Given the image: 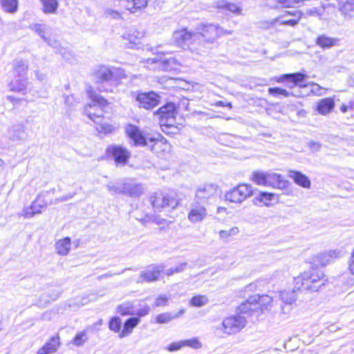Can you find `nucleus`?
<instances>
[{
  "mask_svg": "<svg viewBox=\"0 0 354 354\" xmlns=\"http://www.w3.org/2000/svg\"><path fill=\"white\" fill-rule=\"evenodd\" d=\"M125 131L136 146H147L158 156H163L171 150V145L165 140L154 138L145 136L135 125L129 124L126 127Z\"/></svg>",
  "mask_w": 354,
  "mask_h": 354,
  "instance_id": "1",
  "label": "nucleus"
},
{
  "mask_svg": "<svg viewBox=\"0 0 354 354\" xmlns=\"http://www.w3.org/2000/svg\"><path fill=\"white\" fill-rule=\"evenodd\" d=\"M327 278L324 272L316 268H311L295 278V288L299 290L319 291L326 283Z\"/></svg>",
  "mask_w": 354,
  "mask_h": 354,
  "instance_id": "2",
  "label": "nucleus"
},
{
  "mask_svg": "<svg viewBox=\"0 0 354 354\" xmlns=\"http://www.w3.org/2000/svg\"><path fill=\"white\" fill-rule=\"evenodd\" d=\"M86 91L91 102L85 106L84 113L91 120L98 123L103 116L104 108L107 107L109 103L91 86H88Z\"/></svg>",
  "mask_w": 354,
  "mask_h": 354,
  "instance_id": "3",
  "label": "nucleus"
},
{
  "mask_svg": "<svg viewBox=\"0 0 354 354\" xmlns=\"http://www.w3.org/2000/svg\"><path fill=\"white\" fill-rule=\"evenodd\" d=\"M198 38V34L189 31L187 28H182L175 31L173 34V40L176 46L183 48H189L196 55H202V50L194 46V41ZM203 52H205L203 50Z\"/></svg>",
  "mask_w": 354,
  "mask_h": 354,
  "instance_id": "4",
  "label": "nucleus"
},
{
  "mask_svg": "<svg viewBox=\"0 0 354 354\" xmlns=\"http://www.w3.org/2000/svg\"><path fill=\"white\" fill-rule=\"evenodd\" d=\"M254 188L250 184H239L227 191L224 198L225 201L234 204H241L253 195Z\"/></svg>",
  "mask_w": 354,
  "mask_h": 354,
  "instance_id": "5",
  "label": "nucleus"
},
{
  "mask_svg": "<svg viewBox=\"0 0 354 354\" xmlns=\"http://www.w3.org/2000/svg\"><path fill=\"white\" fill-rule=\"evenodd\" d=\"M220 192L219 187L214 183L199 185L195 193L194 200L201 203H210L214 201Z\"/></svg>",
  "mask_w": 354,
  "mask_h": 354,
  "instance_id": "6",
  "label": "nucleus"
},
{
  "mask_svg": "<svg viewBox=\"0 0 354 354\" xmlns=\"http://www.w3.org/2000/svg\"><path fill=\"white\" fill-rule=\"evenodd\" d=\"M198 32L204 40L210 44L214 43L220 37L223 35H231V30H225L218 24H203L197 28Z\"/></svg>",
  "mask_w": 354,
  "mask_h": 354,
  "instance_id": "7",
  "label": "nucleus"
},
{
  "mask_svg": "<svg viewBox=\"0 0 354 354\" xmlns=\"http://www.w3.org/2000/svg\"><path fill=\"white\" fill-rule=\"evenodd\" d=\"M246 325L245 317L241 315L226 317L222 322L221 330L227 335H233L240 332Z\"/></svg>",
  "mask_w": 354,
  "mask_h": 354,
  "instance_id": "8",
  "label": "nucleus"
},
{
  "mask_svg": "<svg viewBox=\"0 0 354 354\" xmlns=\"http://www.w3.org/2000/svg\"><path fill=\"white\" fill-rule=\"evenodd\" d=\"M159 117L160 124L162 130L165 131L164 127H172L176 124V107L173 103H167L160 107L156 113Z\"/></svg>",
  "mask_w": 354,
  "mask_h": 354,
  "instance_id": "9",
  "label": "nucleus"
},
{
  "mask_svg": "<svg viewBox=\"0 0 354 354\" xmlns=\"http://www.w3.org/2000/svg\"><path fill=\"white\" fill-rule=\"evenodd\" d=\"M272 303V298L268 295L261 296L257 295L250 297L245 302L242 303L239 310L241 313H246L250 310H254L255 304H259L262 308H268Z\"/></svg>",
  "mask_w": 354,
  "mask_h": 354,
  "instance_id": "10",
  "label": "nucleus"
},
{
  "mask_svg": "<svg viewBox=\"0 0 354 354\" xmlns=\"http://www.w3.org/2000/svg\"><path fill=\"white\" fill-rule=\"evenodd\" d=\"M34 30L47 44L52 46L56 53H59L64 59H68L67 55L69 52L64 48L62 47L60 43L55 38L52 37L51 35H47L46 27L41 24H34L32 27Z\"/></svg>",
  "mask_w": 354,
  "mask_h": 354,
  "instance_id": "11",
  "label": "nucleus"
},
{
  "mask_svg": "<svg viewBox=\"0 0 354 354\" xmlns=\"http://www.w3.org/2000/svg\"><path fill=\"white\" fill-rule=\"evenodd\" d=\"M208 215L205 206L196 201L190 204L187 218L193 224L201 223L204 221Z\"/></svg>",
  "mask_w": 354,
  "mask_h": 354,
  "instance_id": "12",
  "label": "nucleus"
},
{
  "mask_svg": "<svg viewBox=\"0 0 354 354\" xmlns=\"http://www.w3.org/2000/svg\"><path fill=\"white\" fill-rule=\"evenodd\" d=\"M152 205L156 210L160 211L165 207L175 208L178 205V201L168 194L157 192L153 197Z\"/></svg>",
  "mask_w": 354,
  "mask_h": 354,
  "instance_id": "13",
  "label": "nucleus"
},
{
  "mask_svg": "<svg viewBox=\"0 0 354 354\" xmlns=\"http://www.w3.org/2000/svg\"><path fill=\"white\" fill-rule=\"evenodd\" d=\"M290 186V183L281 174L269 171H268L267 186L274 189L285 190Z\"/></svg>",
  "mask_w": 354,
  "mask_h": 354,
  "instance_id": "14",
  "label": "nucleus"
},
{
  "mask_svg": "<svg viewBox=\"0 0 354 354\" xmlns=\"http://www.w3.org/2000/svg\"><path fill=\"white\" fill-rule=\"evenodd\" d=\"M136 100L140 107L151 109L158 104L160 97L154 92L142 93L137 95Z\"/></svg>",
  "mask_w": 354,
  "mask_h": 354,
  "instance_id": "15",
  "label": "nucleus"
},
{
  "mask_svg": "<svg viewBox=\"0 0 354 354\" xmlns=\"http://www.w3.org/2000/svg\"><path fill=\"white\" fill-rule=\"evenodd\" d=\"M163 270L161 265H150L140 272L138 282H151L158 279L159 275Z\"/></svg>",
  "mask_w": 354,
  "mask_h": 354,
  "instance_id": "16",
  "label": "nucleus"
},
{
  "mask_svg": "<svg viewBox=\"0 0 354 354\" xmlns=\"http://www.w3.org/2000/svg\"><path fill=\"white\" fill-rule=\"evenodd\" d=\"M301 17V14L297 10L286 11L284 14L274 19L272 24L279 23L283 25L294 26L298 23Z\"/></svg>",
  "mask_w": 354,
  "mask_h": 354,
  "instance_id": "17",
  "label": "nucleus"
},
{
  "mask_svg": "<svg viewBox=\"0 0 354 354\" xmlns=\"http://www.w3.org/2000/svg\"><path fill=\"white\" fill-rule=\"evenodd\" d=\"M6 136L12 142L24 140L26 138L25 127L23 124H15L8 129Z\"/></svg>",
  "mask_w": 354,
  "mask_h": 354,
  "instance_id": "18",
  "label": "nucleus"
},
{
  "mask_svg": "<svg viewBox=\"0 0 354 354\" xmlns=\"http://www.w3.org/2000/svg\"><path fill=\"white\" fill-rule=\"evenodd\" d=\"M340 256V251L331 250L328 252L318 254L313 259V263L318 266H324Z\"/></svg>",
  "mask_w": 354,
  "mask_h": 354,
  "instance_id": "19",
  "label": "nucleus"
},
{
  "mask_svg": "<svg viewBox=\"0 0 354 354\" xmlns=\"http://www.w3.org/2000/svg\"><path fill=\"white\" fill-rule=\"evenodd\" d=\"M278 200V196L275 194L260 192L253 199V204L256 206L270 207L272 202Z\"/></svg>",
  "mask_w": 354,
  "mask_h": 354,
  "instance_id": "20",
  "label": "nucleus"
},
{
  "mask_svg": "<svg viewBox=\"0 0 354 354\" xmlns=\"http://www.w3.org/2000/svg\"><path fill=\"white\" fill-rule=\"evenodd\" d=\"M144 63L147 64H154L158 66H162L166 71L176 70L178 68L179 64L175 58H169L167 60H160L157 57L148 58Z\"/></svg>",
  "mask_w": 354,
  "mask_h": 354,
  "instance_id": "21",
  "label": "nucleus"
},
{
  "mask_svg": "<svg viewBox=\"0 0 354 354\" xmlns=\"http://www.w3.org/2000/svg\"><path fill=\"white\" fill-rule=\"evenodd\" d=\"M117 164L124 165L129 158V152L124 148L119 146H113L109 149Z\"/></svg>",
  "mask_w": 354,
  "mask_h": 354,
  "instance_id": "22",
  "label": "nucleus"
},
{
  "mask_svg": "<svg viewBox=\"0 0 354 354\" xmlns=\"http://www.w3.org/2000/svg\"><path fill=\"white\" fill-rule=\"evenodd\" d=\"M28 80L26 77H16L11 80L9 88L11 91L26 95L28 91Z\"/></svg>",
  "mask_w": 354,
  "mask_h": 354,
  "instance_id": "23",
  "label": "nucleus"
},
{
  "mask_svg": "<svg viewBox=\"0 0 354 354\" xmlns=\"http://www.w3.org/2000/svg\"><path fill=\"white\" fill-rule=\"evenodd\" d=\"M112 75V67L106 66H100L94 73L97 82L100 83L113 82Z\"/></svg>",
  "mask_w": 354,
  "mask_h": 354,
  "instance_id": "24",
  "label": "nucleus"
},
{
  "mask_svg": "<svg viewBox=\"0 0 354 354\" xmlns=\"http://www.w3.org/2000/svg\"><path fill=\"white\" fill-rule=\"evenodd\" d=\"M60 346L59 337L58 336L53 337L41 348H40L37 354H52L55 353Z\"/></svg>",
  "mask_w": 354,
  "mask_h": 354,
  "instance_id": "25",
  "label": "nucleus"
},
{
  "mask_svg": "<svg viewBox=\"0 0 354 354\" xmlns=\"http://www.w3.org/2000/svg\"><path fill=\"white\" fill-rule=\"evenodd\" d=\"M335 107V102L333 98L326 97L320 100L317 103V112L323 115H326L331 113Z\"/></svg>",
  "mask_w": 354,
  "mask_h": 354,
  "instance_id": "26",
  "label": "nucleus"
},
{
  "mask_svg": "<svg viewBox=\"0 0 354 354\" xmlns=\"http://www.w3.org/2000/svg\"><path fill=\"white\" fill-rule=\"evenodd\" d=\"M121 6L131 12H135L137 10L145 8L148 3V0H119Z\"/></svg>",
  "mask_w": 354,
  "mask_h": 354,
  "instance_id": "27",
  "label": "nucleus"
},
{
  "mask_svg": "<svg viewBox=\"0 0 354 354\" xmlns=\"http://www.w3.org/2000/svg\"><path fill=\"white\" fill-rule=\"evenodd\" d=\"M288 176L292 178L296 184L301 187L308 189L311 186L310 179L301 172L290 170L288 171Z\"/></svg>",
  "mask_w": 354,
  "mask_h": 354,
  "instance_id": "28",
  "label": "nucleus"
},
{
  "mask_svg": "<svg viewBox=\"0 0 354 354\" xmlns=\"http://www.w3.org/2000/svg\"><path fill=\"white\" fill-rule=\"evenodd\" d=\"M140 322L138 317H131L128 319L124 324L122 330L120 332L118 337L122 339L129 336L135 327Z\"/></svg>",
  "mask_w": 354,
  "mask_h": 354,
  "instance_id": "29",
  "label": "nucleus"
},
{
  "mask_svg": "<svg viewBox=\"0 0 354 354\" xmlns=\"http://www.w3.org/2000/svg\"><path fill=\"white\" fill-rule=\"evenodd\" d=\"M56 252L59 255H67L71 248V240L69 237H65L57 240L55 244Z\"/></svg>",
  "mask_w": 354,
  "mask_h": 354,
  "instance_id": "30",
  "label": "nucleus"
},
{
  "mask_svg": "<svg viewBox=\"0 0 354 354\" xmlns=\"http://www.w3.org/2000/svg\"><path fill=\"white\" fill-rule=\"evenodd\" d=\"M142 187L140 184L133 182L123 183V194L131 196H138L142 193Z\"/></svg>",
  "mask_w": 354,
  "mask_h": 354,
  "instance_id": "31",
  "label": "nucleus"
},
{
  "mask_svg": "<svg viewBox=\"0 0 354 354\" xmlns=\"http://www.w3.org/2000/svg\"><path fill=\"white\" fill-rule=\"evenodd\" d=\"M315 43L320 48L326 49L336 46L338 43V39L326 35H321L317 37Z\"/></svg>",
  "mask_w": 354,
  "mask_h": 354,
  "instance_id": "32",
  "label": "nucleus"
},
{
  "mask_svg": "<svg viewBox=\"0 0 354 354\" xmlns=\"http://www.w3.org/2000/svg\"><path fill=\"white\" fill-rule=\"evenodd\" d=\"M28 66L26 61L16 59L13 64V75L16 77H25Z\"/></svg>",
  "mask_w": 354,
  "mask_h": 354,
  "instance_id": "33",
  "label": "nucleus"
},
{
  "mask_svg": "<svg viewBox=\"0 0 354 354\" xmlns=\"http://www.w3.org/2000/svg\"><path fill=\"white\" fill-rule=\"evenodd\" d=\"M41 5V10L44 14H55L59 7L58 0H39Z\"/></svg>",
  "mask_w": 354,
  "mask_h": 354,
  "instance_id": "34",
  "label": "nucleus"
},
{
  "mask_svg": "<svg viewBox=\"0 0 354 354\" xmlns=\"http://www.w3.org/2000/svg\"><path fill=\"white\" fill-rule=\"evenodd\" d=\"M0 6L5 12L15 14L19 8V0H0Z\"/></svg>",
  "mask_w": 354,
  "mask_h": 354,
  "instance_id": "35",
  "label": "nucleus"
},
{
  "mask_svg": "<svg viewBox=\"0 0 354 354\" xmlns=\"http://www.w3.org/2000/svg\"><path fill=\"white\" fill-rule=\"evenodd\" d=\"M250 180L257 185L267 186L268 171H255L252 172Z\"/></svg>",
  "mask_w": 354,
  "mask_h": 354,
  "instance_id": "36",
  "label": "nucleus"
},
{
  "mask_svg": "<svg viewBox=\"0 0 354 354\" xmlns=\"http://www.w3.org/2000/svg\"><path fill=\"white\" fill-rule=\"evenodd\" d=\"M184 313V310H180L179 313H176L174 315L170 313H165L158 315L156 318V322L158 324H165L171 322L174 319L178 318L180 315Z\"/></svg>",
  "mask_w": 354,
  "mask_h": 354,
  "instance_id": "37",
  "label": "nucleus"
},
{
  "mask_svg": "<svg viewBox=\"0 0 354 354\" xmlns=\"http://www.w3.org/2000/svg\"><path fill=\"white\" fill-rule=\"evenodd\" d=\"M41 194H39L37 198L31 203V208L35 214H41L47 207V203L41 200Z\"/></svg>",
  "mask_w": 354,
  "mask_h": 354,
  "instance_id": "38",
  "label": "nucleus"
},
{
  "mask_svg": "<svg viewBox=\"0 0 354 354\" xmlns=\"http://www.w3.org/2000/svg\"><path fill=\"white\" fill-rule=\"evenodd\" d=\"M216 6L218 8H225L230 12L236 14H241V8L238 5L232 3H225L223 0L216 2Z\"/></svg>",
  "mask_w": 354,
  "mask_h": 354,
  "instance_id": "39",
  "label": "nucleus"
},
{
  "mask_svg": "<svg viewBox=\"0 0 354 354\" xmlns=\"http://www.w3.org/2000/svg\"><path fill=\"white\" fill-rule=\"evenodd\" d=\"M280 298L283 302L286 304H292L296 301V295L295 290H283L280 292Z\"/></svg>",
  "mask_w": 354,
  "mask_h": 354,
  "instance_id": "40",
  "label": "nucleus"
},
{
  "mask_svg": "<svg viewBox=\"0 0 354 354\" xmlns=\"http://www.w3.org/2000/svg\"><path fill=\"white\" fill-rule=\"evenodd\" d=\"M117 311L121 315H133L136 313L133 304L130 302H126L118 306Z\"/></svg>",
  "mask_w": 354,
  "mask_h": 354,
  "instance_id": "41",
  "label": "nucleus"
},
{
  "mask_svg": "<svg viewBox=\"0 0 354 354\" xmlns=\"http://www.w3.org/2000/svg\"><path fill=\"white\" fill-rule=\"evenodd\" d=\"M306 77V75L301 73L287 74L281 77L278 82L286 80L293 82L294 84H298L304 80Z\"/></svg>",
  "mask_w": 354,
  "mask_h": 354,
  "instance_id": "42",
  "label": "nucleus"
},
{
  "mask_svg": "<svg viewBox=\"0 0 354 354\" xmlns=\"http://www.w3.org/2000/svg\"><path fill=\"white\" fill-rule=\"evenodd\" d=\"M208 302V299L205 295H196L192 298L189 301V304L195 307H201L206 305Z\"/></svg>",
  "mask_w": 354,
  "mask_h": 354,
  "instance_id": "43",
  "label": "nucleus"
},
{
  "mask_svg": "<svg viewBox=\"0 0 354 354\" xmlns=\"http://www.w3.org/2000/svg\"><path fill=\"white\" fill-rule=\"evenodd\" d=\"M239 232V229L237 227H233L228 230H221L219 236L221 239L228 241L230 237L236 235Z\"/></svg>",
  "mask_w": 354,
  "mask_h": 354,
  "instance_id": "44",
  "label": "nucleus"
},
{
  "mask_svg": "<svg viewBox=\"0 0 354 354\" xmlns=\"http://www.w3.org/2000/svg\"><path fill=\"white\" fill-rule=\"evenodd\" d=\"M87 339L86 332L85 330L81 331L76 334L73 339V344L77 346H82Z\"/></svg>",
  "mask_w": 354,
  "mask_h": 354,
  "instance_id": "45",
  "label": "nucleus"
},
{
  "mask_svg": "<svg viewBox=\"0 0 354 354\" xmlns=\"http://www.w3.org/2000/svg\"><path fill=\"white\" fill-rule=\"evenodd\" d=\"M112 73L113 82H118L127 77L124 70L120 68L112 67Z\"/></svg>",
  "mask_w": 354,
  "mask_h": 354,
  "instance_id": "46",
  "label": "nucleus"
},
{
  "mask_svg": "<svg viewBox=\"0 0 354 354\" xmlns=\"http://www.w3.org/2000/svg\"><path fill=\"white\" fill-rule=\"evenodd\" d=\"M109 327L111 330L120 333L121 328V319L118 317L111 318L109 322Z\"/></svg>",
  "mask_w": 354,
  "mask_h": 354,
  "instance_id": "47",
  "label": "nucleus"
},
{
  "mask_svg": "<svg viewBox=\"0 0 354 354\" xmlns=\"http://www.w3.org/2000/svg\"><path fill=\"white\" fill-rule=\"evenodd\" d=\"M183 347H191L193 348H199L202 344L197 338L183 340Z\"/></svg>",
  "mask_w": 354,
  "mask_h": 354,
  "instance_id": "48",
  "label": "nucleus"
},
{
  "mask_svg": "<svg viewBox=\"0 0 354 354\" xmlns=\"http://www.w3.org/2000/svg\"><path fill=\"white\" fill-rule=\"evenodd\" d=\"M187 266V263H180L178 266L174 268H171L166 271V274L167 276H171L175 273H179L183 272Z\"/></svg>",
  "mask_w": 354,
  "mask_h": 354,
  "instance_id": "49",
  "label": "nucleus"
},
{
  "mask_svg": "<svg viewBox=\"0 0 354 354\" xmlns=\"http://www.w3.org/2000/svg\"><path fill=\"white\" fill-rule=\"evenodd\" d=\"M35 213L31 208V205L29 207H24L22 210L18 213L19 217H24V218H30L35 216Z\"/></svg>",
  "mask_w": 354,
  "mask_h": 354,
  "instance_id": "50",
  "label": "nucleus"
},
{
  "mask_svg": "<svg viewBox=\"0 0 354 354\" xmlns=\"http://www.w3.org/2000/svg\"><path fill=\"white\" fill-rule=\"evenodd\" d=\"M268 93L273 96L281 95L284 97H288L290 95V93L288 91L281 88H270L268 89Z\"/></svg>",
  "mask_w": 354,
  "mask_h": 354,
  "instance_id": "51",
  "label": "nucleus"
},
{
  "mask_svg": "<svg viewBox=\"0 0 354 354\" xmlns=\"http://www.w3.org/2000/svg\"><path fill=\"white\" fill-rule=\"evenodd\" d=\"M96 124H97L96 129L100 132H103V133H106L111 132L113 130V127L106 122L100 123V124H99V122H98Z\"/></svg>",
  "mask_w": 354,
  "mask_h": 354,
  "instance_id": "52",
  "label": "nucleus"
},
{
  "mask_svg": "<svg viewBox=\"0 0 354 354\" xmlns=\"http://www.w3.org/2000/svg\"><path fill=\"white\" fill-rule=\"evenodd\" d=\"M107 189L112 194H123V184L108 185Z\"/></svg>",
  "mask_w": 354,
  "mask_h": 354,
  "instance_id": "53",
  "label": "nucleus"
},
{
  "mask_svg": "<svg viewBox=\"0 0 354 354\" xmlns=\"http://www.w3.org/2000/svg\"><path fill=\"white\" fill-rule=\"evenodd\" d=\"M323 11L324 8L322 7L313 8L307 9L304 14L307 16H321L323 13Z\"/></svg>",
  "mask_w": 354,
  "mask_h": 354,
  "instance_id": "54",
  "label": "nucleus"
},
{
  "mask_svg": "<svg viewBox=\"0 0 354 354\" xmlns=\"http://www.w3.org/2000/svg\"><path fill=\"white\" fill-rule=\"evenodd\" d=\"M182 348H183V340L171 343L170 344L168 345L167 350L171 352H173L178 351Z\"/></svg>",
  "mask_w": 354,
  "mask_h": 354,
  "instance_id": "55",
  "label": "nucleus"
},
{
  "mask_svg": "<svg viewBox=\"0 0 354 354\" xmlns=\"http://www.w3.org/2000/svg\"><path fill=\"white\" fill-rule=\"evenodd\" d=\"M105 15L107 17H110L112 19H120L122 17L121 13L119 11L109 8L106 9Z\"/></svg>",
  "mask_w": 354,
  "mask_h": 354,
  "instance_id": "56",
  "label": "nucleus"
},
{
  "mask_svg": "<svg viewBox=\"0 0 354 354\" xmlns=\"http://www.w3.org/2000/svg\"><path fill=\"white\" fill-rule=\"evenodd\" d=\"M140 37H133V35H129V42L128 44V46L130 48H137L138 46L140 44ZM127 45V44H126Z\"/></svg>",
  "mask_w": 354,
  "mask_h": 354,
  "instance_id": "57",
  "label": "nucleus"
},
{
  "mask_svg": "<svg viewBox=\"0 0 354 354\" xmlns=\"http://www.w3.org/2000/svg\"><path fill=\"white\" fill-rule=\"evenodd\" d=\"M168 299H169L167 296L160 295L156 299L154 306L158 307L166 306L167 305Z\"/></svg>",
  "mask_w": 354,
  "mask_h": 354,
  "instance_id": "58",
  "label": "nucleus"
},
{
  "mask_svg": "<svg viewBox=\"0 0 354 354\" xmlns=\"http://www.w3.org/2000/svg\"><path fill=\"white\" fill-rule=\"evenodd\" d=\"M353 109H354V102L353 101H349L346 104H342L340 106V111L343 113H345L350 111H353Z\"/></svg>",
  "mask_w": 354,
  "mask_h": 354,
  "instance_id": "59",
  "label": "nucleus"
},
{
  "mask_svg": "<svg viewBox=\"0 0 354 354\" xmlns=\"http://www.w3.org/2000/svg\"><path fill=\"white\" fill-rule=\"evenodd\" d=\"M76 102H77V101L73 95H67L65 97V103L67 105L72 106H74Z\"/></svg>",
  "mask_w": 354,
  "mask_h": 354,
  "instance_id": "60",
  "label": "nucleus"
},
{
  "mask_svg": "<svg viewBox=\"0 0 354 354\" xmlns=\"http://www.w3.org/2000/svg\"><path fill=\"white\" fill-rule=\"evenodd\" d=\"M149 312V308L147 306H145L143 308H140L138 312L135 314L140 317H143L147 315Z\"/></svg>",
  "mask_w": 354,
  "mask_h": 354,
  "instance_id": "61",
  "label": "nucleus"
},
{
  "mask_svg": "<svg viewBox=\"0 0 354 354\" xmlns=\"http://www.w3.org/2000/svg\"><path fill=\"white\" fill-rule=\"evenodd\" d=\"M214 104L216 106H227L230 109L232 108V104L230 102H224L223 101H217L215 102Z\"/></svg>",
  "mask_w": 354,
  "mask_h": 354,
  "instance_id": "62",
  "label": "nucleus"
},
{
  "mask_svg": "<svg viewBox=\"0 0 354 354\" xmlns=\"http://www.w3.org/2000/svg\"><path fill=\"white\" fill-rule=\"evenodd\" d=\"M35 73V75H36L37 80H39V81H42L45 79V77H46L45 74L40 73L38 71H36Z\"/></svg>",
  "mask_w": 354,
  "mask_h": 354,
  "instance_id": "63",
  "label": "nucleus"
},
{
  "mask_svg": "<svg viewBox=\"0 0 354 354\" xmlns=\"http://www.w3.org/2000/svg\"><path fill=\"white\" fill-rule=\"evenodd\" d=\"M7 100L12 102V103H17L19 101V99L15 97V96L13 95H8L7 96Z\"/></svg>",
  "mask_w": 354,
  "mask_h": 354,
  "instance_id": "64",
  "label": "nucleus"
}]
</instances>
